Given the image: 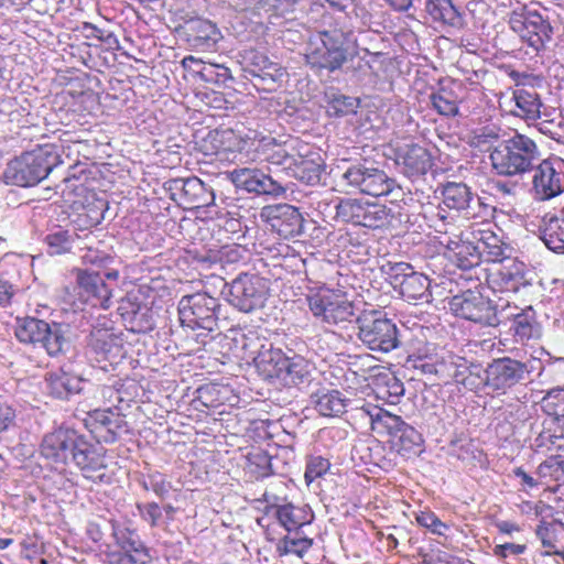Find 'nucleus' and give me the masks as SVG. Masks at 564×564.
Segmentation results:
<instances>
[{
    "instance_id": "obj_1",
    "label": "nucleus",
    "mask_w": 564,
    "mask_h": 564,
    "mask_svg": "<svg viewBox=\"0 0 564 564\" xmlns=\"http://www.w3.org/2000/svg\"><path fill=\"white\" fill-rule=\"evenodd\" d=\"M63 142L43 143L10 160L3 172L6 184L29 187L39 184L59 164H63Z\"/></svg>"
},
{
    "instance_id": "obj_2",
    "label": "nucleus",
    "mask_w": 564,
    "mask_h": 564,
    "mask_svg": "<svg viewBox=\"0 0 564 564\" xmlns=\"http://www.w3.org/2000/svg\"><path fill=\"white\" fill-rule=\"evenodd\" d=\"M350 32L332 29L318 32L307 43L304 58L315 73L339 70L350 58Z\"/></svg>"
},
{
    "instance_id": "obj_3",
    "label": "nucleus",
    "mask_w": 564,
    "mask_h": 564,
    "mask_svg": "<svg viewBox=\"0 0 564 564\" xmlns=\"http://www.w3.org/2000/svg\"><path fill=\"white\" fill-rule=\"evenodd\" d=\"M536 144L523 134L500 142L490 152L492 170L503 176H513L529 171L536 160Z\"/></svg>"
},
{
    "instance_id": "obj_4",
    "label": "nucleus",
    "mask_w": 564,
    "mask_h": 564,
    "mask_svg": "<svg viewBox=\"0 0 564 564\" xmlns=\"http://www.w3.org/2000/svg\"><path fill=\"white\" fill-rule=\"evenodd\" d=\"M431 226L442 234L440 245L445 247L446 258L462 270H469L480 263L477 243L464 240L459 228L454 224L444 209L437 210Z\"/></svg>"
},
{
    "instance_id": "obj_5",
    "label": "nucleus",
    "mask_w": 564,
    "mask_h": 564,
    "mask_svg": "<svg viewBox=\"0 0 564 564\" xmlns=\"http://www.w3.org/2000/svg\"><path fill=\"white\" fill-rule=\"evenodd\" d=\"M111 536L116 549L105 544L101 550L106 564H148L151 555L135 529L122 527L117 520H110Z\"/></svg>"
},
{
    "instance_id": "obj_6",
    "label": "nucleus",
    "mask_w": 564,
    "mask_h": 564,
    "mask_svg": "<svg viewBox=\"0 0 564 564\" xmlns=\"http://www.w3.org/2000/svg\"><path fill=\"white\" fill-rule=\"evenodd\" d=\"M306 302L314 317L329 325L350 322L355 315L352 302L339 289L322 286L312 290L306 295Z\"/></svg>"
},
{
    "instance_id": "obj_7",
    "label": "nucleus",
    "mask_w": 564,
    "mask_h": 564,
    "mask_svg": "<svg viewBox=\"0 0 564 564\" xmlns=\"http://www.w3.org/2000/svg\"><path fill=\"white\" fill-rule=\"evenodd\" d=\"M336 216L345 223L373 230L392 227L397 220L392 209L386 205L357 198L340 199Z\"/></svg>"
},
{
    "instance_id": "obj_8",
    "label": "nucleus",
    "mask_w": 564,
    "mask_h": 564,
    "mask_svg": "<svg viewBox=\"0 0 564 564\" xmlns=\"http://www.w3.org/2000/svg\"><path fill=\"white\" fill-rule=\"evenodd\" d=\"M19 341L40 345L50 356H57L63 351L66 343L61 325H50L36 317H18L14 330Z\"/></svg>"
},
{
    "instance_id": "obj_9",
    "label": "nucleus",
    "mask_w": 564,
    "mask_h": 564,
    "mask_svg": "<svg viewBox=\"0 0 564 564\" xmlns=\"http://www.w3.org/2000/svg\"><path fill=\"white\" fill-rule=\"evenodd\" d=\"M358 337L371 350L389 352L398 347L395 324L378 311L362 314L357 319Z\"/></svg>"
},
{
    "instance_id": "obj_10",
    "label": "nucleus",
    "mask_w": 564,
    "mask_h": 564,
    "mask_svg": "<svg viewBox=\"0 0 564 564\" xmlns=\"http://www.w3.org/2000/svg\"><path fill=\"white\" fill-rule=\"evenodd\" d=\"M72 463L85 479L94 484L109 485L113 480V473L109 469L107 449L98 442H89L85 435L79 440Z\"/></svg>"
},
{
    "instance_id": "obj_11",
    "label": "nucleus",
    "mask_w": 564,
    "mask_h": 564,
    "mask_svg": "<svg viewBox=\"0 0 564 564\" xmlns=\"http://www.w3.org/2000/svg\"><path fill=\"white\" fill-rule=\"evenodd\" d=\"M530 375L525 362L511 357L492 359L485 369L484 386L497 395H502Z\"/></svg>"
},
{
    "instance_id": "obj_12",
    "label": "nucleus",
    "mask_w": 564,
    "mask_h": 564,
    "mask_svg": "<svg viewBox=\"0 0 564 564\" xmlns=\"http://www.w3.org/2000/svg\"><path fill=\"white\" fill-rule=\"evenodd\" d=\"M253 144V139L231 128L209 131L202 141L205 155L215 156L218 161L234 162L237 156Z\"/></svg>"
},
{
    "instance_id": "obj_13",
    "label": "nucleus",
    "mask_w": 564,
    "mask_h": 564,
    "mask_svg": "<svg viewBox=\"0 0 564 564\" xmlns=\"http://www.w3.org/2000/svg\"><path fill=\"white\" fill-rule=\"evenodd\" d=\"M218 306V300L207 293L198 292L183 296L178 303L182 326L191 329L213 330L217 323L216 310Z\"/></svg>"
},
{
    "instance_id": "obj_14",
    "label": "nucleus",
    "mask_w": 564,
    "mask_h": 564,
    "mask_svg": "<svg viewBox=\"0 0 564 564\" xmlns=\"http://www.w3.org/2000/svg\"><path fill=\"white\" fill-rule=\"evenodd\" d=\"M268 293L267 279L253 273H240L230 283L228 301L239 311L249 313L263 306Z\"/></svg>"
},
{
    "instance_id": "obj_15",
    "label": "nucleus",
    "mask_w": 564,
    "mask_h": 564,
    "mask_svg": "<svg viewBox=\"0 0 564 564\" xmlns=\"http://www.w3.org/2000/svg\"><path fill=\"white\" fill-rule=\"evenodd\" d=\"M509 25L534 52L543 50L551 40L552 28L538 11L525 8L513 10L509 15Z\"/></svg>"
},
{
    "instance_id": "obj_16",
    "label": "nucleus",
    "mask_w": 564,
    "mask_h": 564,
    "mask_svg": "<svg viewBox=\"0 0 564 564\" xmlns=\"http://www.w3.org/2000/svg\"><path fill=\"white\" fill-rule=\"evenodd\" d=\"M83 434L68 427H58L44 435L40 444L42 457L54 467H64L73 462Z\"/></svg>"
},
{
    "instance_id": "obj_17",
    "label": "nucleus",
    "mask_w": 564,
    "mask_h": 564,
    "mask_svg": "<svg viewBox=\"0 0 564 564\" xmlns=\"http://www.w3.org/2000/svg\"><path fill=\"white\" fill-rule=\"evenodd\" d=\"M346 184L359 193L369 196H386L394 188V180L384 171L362 164L349 166L343 174Z\"/></svg>"
},
{
    "instance_id": "obj_18",
    "label": "nucleus",
    "mask_w": 564,
    "mask_h": 564,
    "mask_svg": "<svg viewBox=\"0 0 564 564\" xmlns=\"http://www.w3.org/2000/svg\"><path fill=\"white\" fill-rule=\"evenodd\" d=\"M88 347L95 355V359L118 364L126 357L123 333L105 324H97L89 335Z\"/></svg>"
},
{
    "instance_id": "obj_19",
    "label": "nucleus",
    "mask_w": 564,
    "mask_h": 564,
    "mask_svg": "<svg viewBox=\"0 0 564 564\" xmlns=\"http://www.w3.org/2000/svg\"><path fill=\"white\" fill-rule=\"evenodd\" d=\"M532 185L540 200L561 195L564 192V160L555 155L543 160L534 172Z\"/></svg>"
},
{
    "instance_id": "obj_20",
    "label": "nucleus",
    "mask_w": 564,
    "mask_h": 564,
    "mask_svg": "<svg viewBox=\"0 0 564 564\" xmlns=\"http://www.w3.org/2000/svg\"><path fill=\"white\" fill-rule=\"evenodd\" d=\"M84 422L98 443H113L127 429L124 414L112 408L89 411Z\"/></svg>"
},
{
    "instance_id": "obj_21",
    "label": "nucleus",
    "mask_w": 564,
    "mask_h": 564,
    "mask_svg": "<svg viewBox=\"0 0 564 564\" xmlns=\"http://www.w3.org/2000/svg\"><path fill=\"white\" fill-rule=\"evenodd\" d=\"M524 271V263L510 257L486 269V283L495 293L514 292Z\"/></svg>"
},
{
    "instance_id": "obj_22",
    "label": "nucleus",
    "mask_w": 564,
    "mask_h": 564,
    "mask_svg": "<svg viewBox=\"0 0 564 564\" xmlns=\"http://www.w3.org/2000/svg\"><path fill=\"white\" fill-rule=\"evenodd\" d=\"M262 215L271 229L284 239L299 236L303 230V216L299 208L289 204L264 207Z\"/></svg>"
},
{
    "instance_id": "obj_23",
    "label": "nucleus",
    "mask_w": 564,
    "mask_h": 564,
    "mask_svg": "<svg viewBox=\"0 0 564 564\" xmlns=\"http://www.w3.org/2000/svg\"><path fill=\"white\" fill-rule=\"evenodd\" d=\"M451 312L460 318L479 324H489L491 307L489 302L477 291L467 290L449 300Z\"/></svg>"
},
{
    "instance_id": "obj_24",
    "label": "nucleus",
    "mask_w": 564,
    "mask_h": 564,
    "mask_svg": "<svg viewBox=\"0 0 564 564\" xmlns=\"http://www.w3.org/2000/svg\"><path fill=\"white\" fill-rule=\"evenodd\" d=\"M392 283L406 300H420L430 295L429 278L413 270L409 263L399 262L391 268Z\"/></svg>"
},
{
    "instance_id": "obj_25",
    "label": "nucleus",
    "mask_w": 564,
    "mask_h": 564,
    "mask_svg": "<svg viewBox=\"0 0 564 564\" xmlns=\"http://www.w3.org/2000/svg\"><path fill=\"white\" fill-rule=\"evenodd\" d=\"M395 163L402 173L411 180L426 175L435 165L431 151L420 144H405L398 149Z\"/></svg>"
},
{
    "instance_id": "obj_26",
    "label": "nucleus",
    "mask_w": 564,
    "mask_h": 564,
    "mask_svg": "<svg viewBox=\"0 0 564 564\" xmlns=\"http://www.w3.org/2000/svg\"><path fill=\"white\" fill-rule=\"evenodd\" d=\"M229 177L236 187L249 193L273 196L284 193L281 184L258 169H237L230 172Z\"/></svg>"
},
{
    "instance_id": "obj_27",
    "label": "nucleus",
    "mask_w": 564,
    "mask_h": 564,
    "mask_svg": "<svg viewBox=\"0 0 564 564\" xmlns=\"http://www.w3.org/2000/svg\"><path fill=\"white\" fill-rule=\"evenodd\" d=\"M469 235L476 240L480 262L497 264L510 258L507 254V245L490 228L473 225L469 227Z\"/></svg>"
},
{
    "instance_id": "obj_28",
    "label": "nucleus",
    "mask_w": 564,
    "mask_h": 564,
    "mask_svg": "<svg viewBox=\"0 0 564 564\" xmlns=\"http://www.w3.org/2000/svg\"><path fill=\"white\" fill-rule=\"evenodd\" d=\"M77 284L79 288V294L85 296V300L90 302L93 306H100L102 308L109 307L111 290L100 273L90 272L88 270H78Z\"/></svg>"
},
{
    "instance_id": "obj_29",
    "label": "nucleus",
    "mask_w": 564,
    "mask_h": 564,
    "mask_svg": "<svg viewBox=\"0 0 564 564\" xmlns=\"http://www.w3.org/2000/svg\"><path fill=\"white\" fill-rule=\"evenodd\" d=\"M362 411L369 416L371 431L387 437L388 443L408 424L400 415L378 405L367 404Z\"/></svg>"
},
{
    "instance_id": "obj_30",
    "label": "nucleus",
    "mask_w": 564,
    "mask_h": 564,
    "mask_svg": "<svg viewBox=\"0 0 564 564\" xmlns=\"http://www.w3.org/2000/svg\"><path fill=\"white\" fill-rule=\"evenodd\" d=\"M275 366V376L293 386L308 382L314 368L312 362L301 356H280Z\"/></svg>"
},
{
    "instance_id": "obj_31",
    "label": "nucleus",
    "mask_w": 564,
    "mask_h": 564,
    "mask_svg": "<svg viewBox=\"0 0 564 564\" xmlns=\"http://www.w3.org/2000/svg\"><path fill=\"white\" fill-rule=\"evenodd\" d=\"M539 232L540 239L549 250L564 253V207L558 215H545L539 226Z\"/></svg>"
},
{
    "instance_id": "obj_32",
    "label": "nucleus",
    "mask_w": 564,
    "mask_h": 564,
    "mask_svg": "<svg viewBox=\"0 0 564 564\" xmlns=\"http://www.w3.org/2000/svg\"><path fill=\"white\" fill-rule=\"evenodd\" d=\"M323 162L318 154L294 156L289 165V173L307 185L318 184L323 172Z\"/></svg>"
},
{
    "instance_id": "obj_33",
    "label": "nucleus",
    "mask_w": 564,
    "mask_h": 564,
    "mask_svg": "<svg viewBox=\"0 0 564 564\" xmlns=\"http://www.w3.org/2000/svg\"><path fill=\"white\" fill-rule=\"evenodd\" d=\"M73 223L79 230L90 229L99 225L106 212V202L97 198L94 194L87 196L84 203L75 207Z\"/></svg>"
},
{
    "instance_id": "obj_34",
    "label": "nucleus",
    "mask_w": 564,
    "mask_h": 564,
    "mask_svg": "<svg viewBox=\"0 0 564 564\" xmlns=\"http://www.w3.org/2000/svg\"><path fill=\"white\" fill-rule=\"evenodd\" d=\"M390 448L405 459L417 457L424 451L422 434L406 424L389 443Z\"/></svg>"
},
{
    "instance_id": "obj_35",
    "label": "nucleus",
    "mask_w": 564,
    "mask_h": 564,
    "mask_svg": "<svg viewBox=\"0 0 564 564\" xmlns=\"http://www.w3.org/2000/svg\"><path fill=\"white\" fill-rule=\"evenodd\" d=\"M181 204L185 209H199L214 203L215 196L197 177L182 181Z\"/></svg>"
},
{
    "instance_id": "obj_36",
    "label": "nucleus",
    "mask_w": 564,
    "mask_h": 564,
    "mask_svg": "<svg viewBox=\"0 0 564 564\" xmlns=\"http://www.w3.org/2000/svg\"><path fill=\"white\" fill-rule=\"evenodd\" d=\"M510 330L516 343L527 344L530 340L539 339L541 336V327L540 323L536 321L534 310L530 306L513 315Z\"/></svg>"
},
{
    "instance_id": "obj_37",
    "label": "nucleus",
    "mask_w": 564,
    "mask_h": 564,
    "mask_svg": "<svg viewBox=\"0 0 564 564\" xmlns=\"http://www.w3.org/2000/svg\"><path fill=\"white\" fill-rule=\"evenodd\" d=\"M442 203L451 210L466 212L469 217L468 209L475 200L474 193L465 183L447 182L441 189Z\"/></svg>"
},
{
    "instance_id": "obj_38",
    "label": "nucleus",
    "mask_w": 564,
    "mask_h": 564,
    "mask_svg": "<svg viewBox=\"0 0 564 564\" xmlns=\"http://www.w3.org/2000/svg\"><path fill=\"white\" fill-rule=\"evenodd\" d=\"M455 359L456 356L453 354L420 356L414 367L424 375H434L444 383H448Z\"/></svg>"
},
{
    "instance_id": "obj_39",
    "label": "nucleus",
    "mask_w": 564,
    "mask_h": 564,
    "mask_svg": "<svg viewBox=\"0 0 564 564\" xmlns=\"http://www.w3.org/2000/svg\"><path fill=\"white\" fill-rule=\"evenodd\" d=\"M45 382L50 394L58 399H65L78 391V379L63 369L47 372Z\"/></svg>"
},
{
    "instance_id": "obj_40",
    "label": "nucleus",
    "mask_w": 564,
    "mask_h": 564,
    "mask_svg": "<svg viewBox=\"0 0 564 564\" xmlns=\"http://www.w3.org/2000/svg\"><path fill=\"white\" fill-rule=\"evenodd\" d=\"M245 470L256 480L273 475L272 457L261 447H251L246 454Z\"/></svg>"
},
{
    "instance_id": "obj_41",
    "label": "nucleus",
    "mask_w": 564,
    "mask_h": 564,
    "mask_svg": "<svg viewBox=\"0 0 564 564\" xmlns=\"http://www.w3.org/2000/svg\"><path fill=\"white\" fill-rule=\"evenodd\" d=\"M275 517L280 524L288 531H297L305 524H308L312 519V514L304 507L294 506L286 503L278 506L275 510Z\"/></svg>"
},
{
    "instance_id": "obj_42",
    "label": "nucleus",
    "mask_w": 564,
    "mask_h": 564,
    "mask_svg": "<svg viewBox=\"0 0 564 564\" xmlns=\"http://www.w3.org/2000/svg\"><path fill=\"white\" fill-rule=\"evenodd\" d=\"M516 101L514 113L525 120H536L540 118L542 102L534 90L517 88L513 93Z\"/></svg>"
},
{
    "instance_id": "obj_43",
    "label": "nucleus",
    "mask_w": 564,
    "mask_h": 564,
    "mask_svg": "<svg viewBox=\"0 0 564 564\" xmlns=\"http://www.w3.org/2000/svg\"><path fill=\"white\" fill-rule=\"evenodd\" d=\"M536 473L540 478V485L547 486L545 491L556 494L564 488V484H557L555 486L549 485V480L554 479L557 481L564 477V458L562 456L549 457L539 465Z\"/></svg>"
},
{
    "instance_id": "obj_44",
    "label": "nucleus",
    "mask_w": 564,
    "mask_h": 564,
    "mask_svg": "<svg viewBox=\"0 0 564 564\" xmlns=\"http://www.w3.org/2000/svg\"><path fill=\"white\" fill-rule=\"evenodd\" d=\"M315 409L323 416H338L346 411L347 400L337 390L317 392L315 394Z\"/></svg>"
},
{
    "instance_id": "obj_45",
    "label": "nucleus",
    "mask_w": 564,
    "mask_h": 564,
    "mask_svg": "<svg viewBox=\"0 0 564 564\" xmlns=\"http://www.w3.org/2000/svg\"><path fill=\"white\" fill-rule=\"evenodd\" d=\"M535 533L545 549L542 555H558L564 560V545L560 544V530L556 523L541 521Z\"/></svg>"
},
{
    "instance_id": "obj_46",
    "label": "nucleus",
    "mask_w": 564,
    "mask_h": 564,
    "mask_svg": "<svg viewBox=\"0 0 564 564\" xmlns=\"http://www.w3.org/2000/svg\"><path fill=\"white\" fill-rule=\"evenodd\" d=\"M373 393L377 399L386 403L397 404L404 393V387L397 377L383 376L376 380Z\"/></svg>"
},
{
    "instance_id": "obj_47",
    "label": "nucleus",
    "mask_w": 564,
    "mask_h": 564,
    "mask_svg": "<svg viewBox=\"0 0 564 564\" xmlns=\"http://www.w3.org/2000/svg\"><path fill=\"white\" fill-rule=\"evenodd\" d=\"M426 12L436 22L455 25L459 21V12L453 0H427Z\"/></svg>"
},
{
    "instance_id": "obj_48",
    "label": "nucleus",
    "mask_w": 564,
    "mask_h": 564,
    "mask_svg": "<svg viewBox=\"0 0 564 564\" xmlns=\"http://www.w3.org/2000/svg\"><path fill=\"white\" fill-rule=\"evenodd\" d=\"M313 545V539L299 536L297 531L292 535L290 532L276 543L275 551L279 556L296 555L303 557Z\"/></svg>"
},
{
    "instance_id": "obj_49",
    "label": "nucleus",
    "mask_w": 564,
    "mask_h": 564,
    "mask_svg": "<svg viewBox=\"0 0 564 564\" xmlns=\"http://www.w3.org/2000/svg\"><path fill=\"white\" fill-rule=\"evenodd\" d=\"M191 29L189 40L196 47L208 48L218 41L219 32L209 21L199 20Z\"/></svg>"
},
{
    "instance_id": "obj_50",
    "label": "nucleus",
    "mask_w": 564,
    "mask_h": 564,
    "mask_svg": "<svg viewBox=\"0 0 564 564\" xmlns=\"http://www.w3.org/2000/svg\"><path fill=\"white\" fill-rule=\"evenodd\" d=\"M541 406L544 413L564 429V389L550 390L542 399Z\"/></svg>"
},
{
    "instance_id": "obj_51",
    "label": "nucleus",
    "mask_w": 564,
    "mask_h": 564,
    "mask_svg": "<svg viewBox=\"0 0 564 564\" xmlns=\"http://www.w3.org/2000/svg\"><path fill=\"white\" fill-rule=\"evenodd\" d=\"M433 109L445 117H455L458 115L459 107L456 97L451 90L440 88L430 96Z\"/></svg>"
},
{
    "instance_id": "obj_52",
    "label": "nucleus",
    "mask_w": 564,
    "mask_h": 564,
    "mask_svg": "<svg viewBox=\"0 0 564 564\" xmlns=\"http://www.w3.org/2000/svg\"><path fill=\"white\" fill-rule=\"evenodd\" d=\"M74 239L75 235H72L68 230L64 229H58L48 234L45 237V242L48 247V253L52 256H57L70 251Z\"/></svg>"
},
{
    "instance_id": "obj_53",
    "label": "nucleus",
    "mask_w": 564,
    "mask_h": 564,
    "mask_svg": "<svg viewBox=\"0 0 564 564\" xmlns=\"http://www.w3.org/2000/svg\"><path fill=\"white\" fill-rule=\"evenodd\" d=\"M357 99L345 95H333L327 102L326 111L333 117H344L356 112Z\"/></svg>"
},
{
    "instance_id": "obj_54",
    "label": "nucleus",
    "mask_w": 564,
    "mask_h": 564,
    "mask_svg": "<svg viewBox=\"0 0 564 564\" xmlns=\"http://www.w3.org/2000/svg\"><path fill=\"white\" fill-rule=\"evenodd\" d=\"M499 133L496 129L490 127H482L473 131L469 137V145L480 151H488L492 145L498 142Z\"/></svg>"
},
{
    "instance_id": "obj_55",
    "label": "nucleus",
    "mask_w": 564,
    "mask_h": 564,
    "mask_svg": "<svg viewBox=\"0 0 564 564\" xmlns=\"http://www.w3.org/2000/svg\"><path fill=\"white\" fill-rule=\"evenodd\" d=\"M194 72L206 83L225 84L230 78L229 68L214 63H205Z\"/></svg>"
},
{
    "instance_id": "obj_56",
    "label": "nucleus",
    "mask_w": 564,
    "mask_h": 564,
    "mask_svg": "<svg viewBox=\"0 0 564 564\" xmlns=\"http://www.w3.org/2000/svg\"><path fill=\"white\" fill-rule=\"evenodd\" d=\"M330 463L323 456H310L306 460L304 479L307 485L328 473Z\"/></svg>"
},
{
    "instance_id": "obj_57",
    "label": "nucleus",
    "mask_w": 564,
    "mask_h": 564,
    "mask_svg": "<svg viewBox=\"0 0 564 564\" xmlns=\"http://www.w3.org/2000/svg\"><path fill=\"white\" fill-rule=\"evenodd\" d=\"M415 521L419 525L425 528L433 534L444 535L449 529L448 524L443 522L435 512L431 510H421L415 514Z\"/></svg>"
},
{
    "instance_id": "obj_58",
    "label": "nucleus",
    "mask_w": 564,
    "mask_h": 564,
    "mask_svg": "<svg viewBox=\"0 0 564 564\" xmlns=\"http://www.w3.org/2000/svg\"><path fill=\"white\" fill-rule=\"evenodd\" d=\"M285 75L286 69L279 63L272 62L270 59L265 64V67L257 68L254 70V77H258L261 80H271L272 83L281 82Z\"/></svg>"
},
{
    "instance_id": "obj_59",
    "label": "nucleus",
    "mask_w": 564,
    "mask_h": 564,
    "mask_svg": "<svg viewBox=\"0 0 564 564\" xmlns=\"http://www.w3.org/2000/svg\"><path fill=\"white\" fill-rule=\"evenodd\" d=\"M467 10L474 19L475 26H485L486 20L484 15L489 14V7L482 0H473L467 4Z\"/></svg>"
},
{
    "instance_id": "obj_60",
    "label": "nucleus",
    "mask_w": 564,
    "mask_h": 564,
    "mask_svg": "<svg viewBox=\"0 0 564 564\" xmlns=\"http://www.w3.org/2000/svg\"><path fill=\"white\" fill-rule=\"evenodd\" d=\"M421 556L423 564H454V556L440 549H431Z\"/></svg>"
},
{
    "instance_id": "obj_61",
    "label": "nucleus",
    "mask_w": 564,
    "mask_h": 564,
    "mask_svg": "<svg viewBox=\"0 0 564 564\" xmlns=\"http://www.w3.org/2000/svg\"><path fill=\"white\" fill-rule=\"evenodd\" d=\"M150 489L159 497H165L171 489V482L161 473H154L149 476Z\"/></svg>"
},
{
    "instance_id": "obj_62",
    "label": "nucleus",
    "mask_w": 564,
    "mask_h": 564,
    "mask_svg": "<svg viewBox=\"0 0 564 564\" xmlns=\"http://www.w3.org/2000/svg\"><path fill=\"white\" fill-rule=\"evenodd\" d=\"M268 420H253L247 427V435L253 440H265L270 437Z\"/></svg>"
},
{
    "instance_id": "obj_63",
    "label": "nucleus",
    "mask_w": 564,
    "mask_h": 564,
    "mask_svg": "<svg viewBox=\"0 0 564 564\" xmlns=\"http://www.w3.org/2000/svg\"><path fill=\"white\" fill-rule=\"evenodd\" d=\"M470 371L471 370L466 365V360L464 358L456 357L453 365V370L451 371V377H448V383L453 381L457 384H460L466 380L465 378Z\"/></svg>"
},
{
    "instance_id": "obj_64",
    "label": "nucleus",
    "mask_w": 564,
    "mask_h": 564,
    "mask_svg": "<svg viewBox=\"0 0 564 564\" xmlns=\"http://www.w3.org/2000/svg\"><path fill=\"white\" fill-rule=\"evenodd\" d=\"M15 420V410L4 400L0 399V434L9 430Z\"/></svg>"
}]
</instances>
